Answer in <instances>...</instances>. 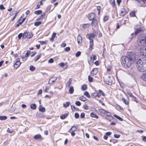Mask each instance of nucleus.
Wrapping results in <instances>:
<instances>
[{
  "mask_svg": "<svg viewBox=\"0 0 146 146\" xmlns=\"http://www.w3.org/2000/svg\"><path fill=\"white\" fill-rule=\"evenodd\" d=\"M76 129L77 128L75 126H73L69 130V131L70 132L71 131H74L76 130Z\"/></svg>",
  "mask_w": 146,
  "mask_h": 146,
  "instance_id": "e433bc0d",
  "label": "nucleus"
},
{
  "mask_svg": "<svg viewBox=\"0 0 146 146\" xmlns=\"http://www.w3.org/2000/svg\"><path fill=\"white\" fill-rule=\"evenodd\" d=\"M35 69V68L33 66H30V70L31 71H33Z\"/></svg>",
  "mask_w": 146,
  "mask_h": 146,
  "instance_id": "49530a36",
  "label": "nucleus"
},
{
  "mask_svg": "<svg viewBox=\"0 0 146 146\" xmlns=\"http://www.w3.org/2000/svg\"><path fill=\"white\" fill-rule=\"evenodd\" d=\"M77 42L79 44L82 42V37L81 36L79 35L77 38Z\"/></svg>",
  "mask_w": 146,
  "mask_h": 146,
  "instance_id": "a211bd4d",
  "label": "nucleus"
},
{
  "mask_svg": "<svg viewBox=\"0 0 146 146\" xmlns=\"http://www.w3.org/2000/svg\"><path fill=\"white\" fill-rule=\"evenodd\" d=\"M113 121L111 122L110 123V125H115L116 123V121L114 120V121Z\"/></svg>",
  "mask_w": 146,
  "mask_h": 146,
  "instance_id": "864d4df0",
  "label": "nucleus"
},
{
  "mask_svg": "<svg viewBox=\"0 0 146 146\" xmlns=\"http://www.w3.org/2000/svg\"><path fill=\"white\" fill-rule=\"evenodd\" d=\"M141 77L142 80L146 82V72L143 73Z\"/></svg>",
  "mask_w": 146,
  "mask_h": 146,
  "instance_id": "412c9836",
  "label": "nucleus"
},
{
  "mask_svg": "<svg viewBox=\"0 0 146 146\" xmlns=\"http://www.w3.org/2000/svg\"><path fill=\"white\" fill-rule=\"evenodd\" d=\"M120 135H119V134H114V137L116 138H119L120 137Z\"/></svg>",
  "mask_w": 146,
  "mask_h": 146,
  "instance_id": "338daca9",
  "label": "nucleus"
},
{
  "mask_svg": "<svg viewBox=\"0 0 146 146\" xmlns=\"http://www.w3.org/2000/svg\"><path fill=\"white\" fill-rule=\"evenodd\" d=\"M23 34L20 33L19 34L18 36V37L19 39H20L21 37L22 36Z\"/></svg>",
  "mask_w": 146,
  "mask_h": 146,
  "instance_id": "680f3d73",
  "label": "nucleus"
},
{
  "mask_svg": "<svg viewBox=\"0 0 146 146\" xmlns=\"http://www.w3.org/2000/svg\"><path fill=\"white\" fill-rule=\"evenodd\" d=\"M142 29L141 27H139V28H136L135 33V35H137L139 33H140L142 31Z\"/></svg>",
  "mask_w": 146,
  "mask_h": 146,
  "instance_id": "4468645a",
  "label": "nucleus"
},
{
  "mask_svg": "<svg viewBox=\"0 0 146 146\" xmlns=\"http://www.w3.org/2000/svg\"><path fill=\"white\" fill-rule=\"evenodd\" d=\"M96 17V15L94 13H91L88 16L89 19L90 20H94Z\"/></svg>",
  "mask_w": 146,
  "mask_h": 146,
  "instance_id": "1a4fd4ad",
  "label": "nucleus"
},
{
  "mask_svg": "<svg viewBox=\"0 0 146 146\" xmlns=\"http://www.w3.org/2000/svg\"><path fill=\"white\" fill-rule=\"evenodd\" d=\"M46 0H41L39 3H38L36 6V9H39L40 7V6L42 5V2L45 1Z\"/></svg>",
  "mask_w": 146,
  "mask_h": 146,
  "instance_id": "f3484780",
  "label": "nucleus"
},
{
  "mask_svg": "<svg viewBox=\"0 0 146 146\" xmlns=\"http://www.w3.org/2000/svg\"><path fill=\"white\" fill-rule=\"evenodd\" d=\"M38 42H40L42 45L44 44H47V41H39Z\"/></svg>",
  "mask_w": 146,
  "mask_h": 146,
  "instance_id": "58836bf2",
  "label": "nucleus"
},
{
  "mask_svg": "<svg viewBox=\"0 0 146 146\" xmlns=\"http://www.w3.org/2000/svg\"><path fill=\"white\" fill-rule=\"evenodd\" d=\"M65 51L66 52H68L70 50V48L69 47H67L65 49Z\"/></svg>",
  "mask_w": 146,
  "mask_h": 146,
  "instance_id": "052dcab7",
  "label": "nucleus"
},
{
  "mask_svg": "<svg viewBox=\"0 0 146 146\" xmlns=\"http://www.w3.org/2000/svg\"><path fill=\"white\" fill-rule=\"evenodd\" d=\"M39 110L40 111L43 112L45 111V108L40 105L39 106Z\"/></svg>",
  "mask_w": 146,
  "mask_h": 146,
  "instance_id": "6ab92c4d",
  "label": "nucleus"
},
{
  "mask_svg": "<svg viewBox=\"0 0 146 146\" xmlns=\"http://www.w3.org/2000/svg\"><path fill=\"white\" fill-rule=\"evenodd\" d=\"M28 36V33L27 32H25L22 35V37L23 38H25Z\"/></svg>",
  "mask_w": 146,
  "mask_h": 146,
  "instance_id": "7c9ffc66",
  "label": "nucleus"
},
{
  "mask_svg": "<svg viewBox=\"0 0 146 146\" xmlns=\"http://www.w3.org/2000/svg\"><path fill=\"white\" fill-rule=\"evenodd\" d=\"M97 34H98V37H101L102 35V33H101V32H100V31H97Z\"/></svg>",
  "mask_w": 146,
  "mask_h": 146,
  "instance_id": "09e8293b",
  "label": "nucleus"
},
{
  "mask_svg": "<svg viewBox=\"0 0 146 146\" xmlns=\"http://www.w3.org/2000/svg\"><path fill=\"white\" fill-rule=\"evenodd\" d=\"M42 12V11L41 10H39L38 11H35L34 13L36 15H40L41 14Z\"/></svg>",
  "mask_w": 146,
  "mask_h": 146,
  "instance_id": "bb28decb",
  "label": "nucleus"
},
{
  "mask_svg": "<svg viewBox=\"0 0 146 146\" xmlns=\"http://www.w3.org/2000/svg\"><path fill=\"white\" fill-rule=\"evenodd\" d=\"M69 92L70 94H72L74 92V88L73 86H71L70 87L69 90Z\"/></svg>",
  "mask_w": 146,
  "mask_h": 146,
  "instance_id": "a878e982",
  "label": "nucleus"
},
{
  "mask_svg": "<svg viewBox=\"0 0 146 146\" xmlns=\"http://www.w3.org/2000/svg\"><path fill=\"white\" fill-rule=\"evenodd\" d=\"M100 96L101 95L99 94L97 92H96L93 93L91 95V97L93 98H95L97 96L98 98H100Z\"/></svg>",
  "mask_w": 146,
  "mask_h": 146,
  "instance_id": "f8f14e48",
  "label": "nucleus"
},
{
  "mask_svg": "<svg viewBox=\"0 0 146 146\" xmlns=\"http://www.w3.org/2000/svg\"><path fill=\"white\" fill-rule=\"evenodd\" d=\"M84 95L88 98H90V96L89 93L87 91L84 92Z\"/></svg>",
  "mask_w": 146,
  "mask_h": 146,
  "instance_id": "c756f323",
  "label": "nucleus"
},
{
  "mask_svg": "<svg viewBox=\"0 0 146 146\" xmlns=\"http://www.w3.org/2000/svg\"><path fill=\"white\" fill-rule=\"evenodd\" d=\"M30 51L29 50L27 51V53H26L25 55V57H27L28 56L29 54V53L30 52Z\"/></svg>",
  "mask_w": 146,
  "mask_h": 146,
  "instance_id": "5fc2aeb1",
  "label": "nucleus"
},
{
  "mask_svg": "<svg viewBox=\"0 0 146 146\" xmlns=\"http://www.w3.org/2000/svg\"><path fill=\"white\" fill-rule=\"evenodd\" d=\"M113 78H111L110 75H108L104 79L105 83L108 85H111L113 83Z\"/></svg>",
  "mask_w": 146,
  "mask_h": 146,
  "instance_id": "20e7f679",
  "label": "nucleus"
},
{
  "mask_svg": "<svg viewBox=\"0 0 146 146\" xmlns=\"http://www.w3.org/2000/svg\"><path fill=\"white\" fill-rule=\"evenodd\" d=\"M34 138L35 139H41L42 136L40 134H37L34 136Z\"/></svg>",
  "mask_w": 146,
  "mask_h": 146,
  "instance_id": "aec40b11",
  "label": "nucleus"
},
{
  "mask_svg": "<svg viewBox=\"0 0 146 146\" xmlns=\"http://www.w3.org/2000/svg\"><path fill=\"white\" fill-rule=\"evenodd\" d=\"M57 80V77L55 76H52L49 80L48 84L52 85V83L54 82Z\"/></svg>",
  "mask_w": 146,
  "mask_h": 146,
  "instance_id": "6e6552de",
  "label": "nucleus"
},
{
  "mask_svg": "<svg viewBox=\"0 0 146 146\" xmlns=\"http://www.w3.org/2000/svg\"><path fill=\"white\" fill-rule=\"evenodd\" d=\"M97 10L98 11V14L99 15L100 14V9H101L100 7V6H97Z\"/></svg>",
  "mask_w": 146,
  "mask_h": 146,
  "instance_id": "4d7b16f0",
  "label": "nucleus"
},
{
  "mask_svg": "<svg viewBox=\"0 0 146 146\" xmlns=\"http://www.w3.org/2000/svg\"><path fill=\"white\" fill-rule=\"evenodd\" d=\"M136 59V54L133 52H129L126 56H122L121 58L122 65L125 68H129Z\"/></svg>",
  "mask_w": 146,
  "mask_h": 146,
  "instance_id": "f257e3e1",
  "label": "nucleus"
},
{
  "mask_svg": "<svg viewBox=\"0 0 146 146\" xmlns=\"http://www.w3.org/2000/svg\"><path fill=\"white\" fill-rule=\"evenodd\" d=\"M45 15H46L45 13H44L43 14H42V15H41V16L40 17V19H43V18H44L45 17Z\"/></svg>",
  "mask_w": 146,
  "mask_h": 146,
  "instance_id": "3c124183",
  "label": "nucleus"
},
{
  "mask_svg": "<svg viewBox=\"0 0 146 146\" xmlns=\"http://www.w3.org/2000/svg\"><path fill=\"white\" fill-rule=\"evenodd\" d=\"M146 37L143 36V35H139L137 39V44L139 46H145L146 45L145 41Z\"/></svg>",
  "mask_w": 146,
  "mask_h": 146,
  "instance_id": "7ed1b4c3",
  "label": "nucleus"
},
{
  "mask_svg": "<svg viewBox=\"0 0 146 146\" xmlns=\"http://www.w3.org/2000/svg\"><path fill=\"white\" fill-rule=\"evenodd\" d=\"M94 45V42L93 40L92 41H90V49L91 50L92 49V47Z\"/></svg>",
  "mask_w": 146,
  "mask_h": 146,
  "instance_id": "cd10ccee",
  "label": "nucleus"
},
{
  "mask_svg": "<svg viewBox=\"0 0 146 146\" xmlns=\"http://www.w3.org/2000/svg\"><path fill=\"white\" fill-rule=\"evenodd\" d=\"M90 25L89 24H84L83 26V28L84 29L88 28L89 27Z\"/></svg>",
  "mask_w": 146,
  "mask_h": 146,
  "instance_id": "c03bdc74",
  "label": "nucleus"
},
{
  "mask_svg": "<svg viewBox=\"0 0 146 146\" xmlns=\"http://www.w3.org/2000/svg\"><path fill=\"white\" fill-rule=\"evenodd\" d=\"M41 55H38L37 57H35L34 58V60L35 62L37 61L41 57Z\"/></svg>",
  "mask_w": 146,
  "mask_h": 146,
  "instance_id": "72a5a7b5",
  "label": "nucleus"
},
{
  "mask_svg": "<svg viewBox=\"0 0 146 146\" xmlns=\"http://www.w3.org/2000/svg\"><path fill=\"white\" fill-rule=\"evenodd\" d=\"M81 54V52L80 51H78L76 54V57H78Z\"/></svg>",
  "mask_w": 146,
  "mask_h": 146,
  "instance_id": "a18cd8bd",
  "label": "nucleus"
},
{
  "mask_svg": "<svg viewBox=\"0 0 146 146\" xmlns=\"http://www.w3.org/2000/svg\"><path fill=\"white\" fill-rule=\"evenodd\" d=\"M137 70L139 71L144 72L146 70V57L139 59L137 62Z\"/></svg>",
  "mask_w": 146,
  "mask_h": 146,
  "instance_id": "f03ea898",
  "label": "nucleus"
},
{
  "mask_svg": "<svg viewBox=\"0 0 146 146\" xmlns=\"http://www.w3.org/2000/svg\"><path fill=\"white\" fill-rule=\"evenodd\" d=\"M75 117L76 118H78L79 117V115L78 113H76L74 115Z\"/></svg>",
  "mask_w": 146,
  "mask_h": 146,
  "instance_id": "6e6d98bb",
  "label": "nucleus"
},
{
  "mask_svg": "<svg viewBox=\"0 0 146 146\" xmlns=\"http://www.w3.org/2000/svg\"><path fill=\"white\" fill-rule=\"evenodd\" d=\"M106 118L109 121H114V120H116V119H115L114 117L112 116H111L110 115H108L107 116Z\"/></svg>",
  "mask_w": 146,
  "mask_h": 146,
  "instance_id": "ddd939ff",
  "label": "nucleus"
},
{
  "mask_svg": "<svg viewBox=\"0 0 146 146\" xmlns=\"http://www.w3.org/2000/svg\"><path fill=\"white\" fill-rule=\"evenodd\" d=\"M83 108L86 110L88 109V107L87 105H84L83 106Z\"/></svg>",
  "mask_w": 146,
  "mask_h": 146,
  "instance_id": "69168bd1",
  "label": "nucleus"
},
{
  "mask_svg": "<svg viewBox=\"0 0 146 146\" xmlns=\"http://www.w3.org/2000/svg\"><path fill=\"white\" fill-rule=\"evenodd\" d=\"M96 35L93 33L88 34L86 35L87 38H88L90 41H92L93 39L95 38Z\"/></svg>",
  "mask_w": 146,
  "mask_h": 146,
  "instance_id": "423d86ee",
  "label": "nucleus"
},
{
  "mask_svg": "<svg viewBox=\"0 0 146 146\" xmlns=\"http://www.w3.org/2000/svg\"><path fill=\"white\" fill-rule=\"evenodd\" d=\"M54 62V60L53 59L51 58L48 60V62L49 63H52Z\"/></svg>",
  "mask_w": 146,
  "mask_h": 146,
  "instance_id": "0e129e2a",
  "label": "nucleus"
},
{
  "mask_svg": "<svg viewBox=\"0 0 146 146\" xmlns=\"http://www.w3.org/2000/svg\"><path fill=\"white\" fill-rule=\"evenodd\" d=\"M127 94L130 97H133L134 98H135L134 96L130 92H128Z\"/></svg>",
  "mask_w": 146,
  "mask_h": 146,
  "instance_id": "37998d69",
  "label": "nucleus"
},
{
  "mask_svg": "<svg viewBox=\"0 0 146 146\" xmlns=\"http://www.w3.org/2000/svg\"><path fill=\"white\" fill-rule=\"evenodd\" d=\"M5 9V8L4 7L3 5H0V9L3 10Z\"/></svg>",
  "mask_w": 146,
  "mask_h": 146,
  "instance_id": "774afa93",
  "label": "nucleus"
},
{
  "mask_svg": "<svg viewBox=\"0 0 146 146\" xmlns=\"http://www.w3.org/2000/svg\"><path fill=\"white\" fill-rule=\"evenodd\" d=\"M72 78H69L68 81L67 82L66 84V87H69L70 85L72 84Z\"/></svg>",
  "mask_w": 146,
  "mask_h": 146,
  "instance_id": "dca6fc26",
  "label": "nucleus"
},
{
  "mask_svg": "<svg viewBox=\"0 0 146 146\" xmlns=\"http://www.w3.org/2000/svg\"><path fill=\"white\" fill-rule=\"evenodd\" d=\"M56 35V33H53L51 37L50 38V41H53Z\"/></svg>",
  "mask_w": 146,
  "mask_h": 146,
  "instance_id": "393cba45",
  "label": "nucleus"
},
{
  "mask_svg": "<svg viewBox=\"0 0 146 146\" xmlns=\"http://www.w3.org/2000/svg\"><path fill=\"white\" fill-rule=\"evenodd\" d=\"M122 100L125 104L127 105H128V104L129 101L127 100L125 98H122Z\"/></svg>",
  "mask_w": 146,
  "mask_h": 146,
  "instance_id": "c9c22d12",
  "label": "nucleus"
},
{
  "mask_svg": "<svg viewBox=\"0 0 146 146\" xmlns=\"http://www.w3.org/2000/svg\"><path fill=\"white\" fill-rule=\"evenodd\" d=\"M140 52L141 55L146 56V46H143L140 48Z\"/></svg>",
  "mask_w": 146,
  "mask_h": 146,
  "instance_id": "39448f33",
  "label": "nucleus"
},
{
  "mask_svg": "<svg viewBox=\"0 0 146 146\" xmlns=\"http://www.w3.org/2000/svg\"><path fill=\"white\" fill-rule=\"evenodd\" d=\"M87 88V86L86 84H84L82 86V90L84 91Z\"/></svg>",
  "mask_w": 146,
  "mask_h": 146,
  "instance_id": "2f4dec72",
  "label": "nucleus"
},
{
  "mask_svg": "<svg viewBox=\"0 0 146 146\" xmlns=\"http://www.w3.org/2000/svg\"><path fill=\"white\" fill-rule=\"evenodd\" d=\"M75 104L77 106H80L81 105V103L79 101H76V102Z\"/></svg>",
  "mask_w": 146,
  "mask_h": 146,
  "instance_id": "bf43d9fd",
  "label": "nucleus"
},
{
  "mask_svg": "<svg viewBox=\"0 0 146 146\" xmlns=\"http://www.w3.org/2000/svg\"><path fill=\"white\" fill-rule=\"evenodd\" d=\"M66 117V116L64 115H62L60 116V118L62 119H64Z\"/></svg>",
  "mask_w": 146,
  "mask_h": 146,
  "instance_id": "e2e57ef3",
  "label": "nucleus"
},
{
  "mask_svg": "<svg viewBox=\"0 0 146 146\" xmlns=\"http://www.w3.org/2000/svg\"><path fill=\"white\" fill-rule=\"evenodd\" d=\"M98 72V69L97 68H94L92 71L91 74L93 76H94L97 74Z\"/></svg>",
  "mask_w": 146,
  "mask_h": 146,
  "instance_id": "2eb2a0df",
  "label": "nucleus"
},
{
  "mask_svg": "<svg viewBox=\"0 0 146 146\" xmlns=\"http://www.w3.org/2000/svg\"><path fill=\"white\" fill-rule=\"evenodd\" d=\"M7 119V117L6 116L0 115V120H5Z\"/></svg>",
  "mask_w": 146,
  "mask_h": 146,
  "instance_id": "4c0bfd02",
  "label": "nucleus"
},
{
  "mask_svg": "<svg viewBox=\"0 0 146 146\" xmlns=\"http://www.w3.org/2000/svg\"><path fill=\"white\" fill-rule=\"evenodd\" d=\"M90 115L92 117H95L97 119L98 118V117L96 115V114L94 112L91 113Z\"/></svg>",
  "mask_w": 146,
  "mask_h": 146,
  "instance_id": "b1692460",
  "label": "nucleus"
},
{
  "mask_svg": "<svg viewBox=\"0 0 146 146\" xmlns=\"http://www.w3.org/2000/svg\"><path fill=\"white\" fill-rule=\"evenodd\" d=\"M70 104L69 102H66L63 104V106L65 108H67Z\"/></svg>",
  "mask_w": 146,
  "mask_h": 146,
  "instance_id": "c85d7f7f",
  "label": "nucleus"
},
{
  "mask_svg": "<svg viewBox=\"0 0 146 146\" xmlns=\"http://www.w3.org/2000/svg\"><path fill=\"white\" fill-rule=\"evenodd\" d=\"M110 3L114 7L115 6V0H110Z\"/></svg>",
  "mask_w": 146,
  "mask_h": 146,
  "instance_id": "5701e85b",
  "label": "nucleus"
},
{
  "mask_svg": "<svg viewBox=\"0 0 146 146\" xmlns=\"http://www.w3.org/2000/svg\"><path fill=\"white\" fill-rule=\"evenodd\" d=\"M42 24V22L41 21H38L35 22L34 23V25L35 26H38Z\"/></svg>",
  "mask_w": 146,
  "mask_h": 146,
  "instance_id": "f704fd0d",
  "label": "nucleus"
},
{
  "mask_svg": "<svg viewBox=\"0 0 146 146\" xmlns=\"http://www.w3.org/2000/svg\"><path fill=\"white\" fill-rule=\"evenodd\" d=\"M130 15L131 17H134L135 16V13L134 11H132L130 13Z\"/></svg>",
  "mask_w": 146,
  "mask_h": 146,
  "instance_id": "de8ad7c7",
  "label": "nucleus"
},
{
  "mask_svg": "<svg viewBox=\"0 0 146 146\" xmlns=\"http://www.w3.org/2000/svg\"><path fill=\"white\" fill-rule=\"evenodd\" d=\"M127 13L125 9L123 8H121L120 10L119 15L121 16H123L125 15Z\"/></svg>",
  "mask_w": 146,
  "mask_h": 146,
  "instance_id": "0eeeda50",
  "label": "nucleus"
},
{
  "mask_svg": "<svg viewBox=\"0 0 146 146\" xmlns=\"http://www.w3.org/2000/svg\"><path fill=\"white\" fill-rule=\"evenodd\" d=\"M85 114L84 113H82L80 114V117L81 118H84L85 117Z\"/></svg>",
  "mask_w": 146,
  "mask_h": 146,
  "instance_id": "13d9d810",
  "label": "nucleus"
},
{
  "mask_svg": "<svg viewBox=\"0 0 146 146\" xmlns=\"http://www.w3.org/2000/svg\"><path fill=\"white\" fill-rule=\"evenodd\" d=\"M109 17L107 16H105L104 18V21H107Z\"/></svg>",
  "mask_w": 146,
  "mask_h": 146,
  "instance_id": "603ef678",
  "label": "nucleus"
},
{
  "mask_svg": "<svg viewBox=\"0 0 146 146\" xmlns=\"http://www.w3.org/2000/svg\"><path fill=\"white\" fill-rule=\"evenodd\" d=\"M33 36V34L32 33H29V34L28 33V36H27V38H31Z\"/></svg>",
  "mask_w": 146,
  "mask_h": 146,
  "instance_id": "79ce46f5",
  "label": "nucleus"
},
{
  "mask_svg": "<svg viewBox=\"0 0 146 146\" xmlns=\"http://www.w3.org/2000/svg\"><path fill=\"white\" fill-rule=\"evenodd\" d=\"M88 80L90 82H92L93 81V78L90 76V75L88 76Z\"/></svg>",
  "mask_w": 146,
  "mask_h": 146,
  "instance_id": "ea45409f",
  "label": "nucleus"
},
{
  "mask_svg": "<svg viewBox=\"0 0 146 146\" xmlns=\"http://www.w3.org/2000/svg\"><path fill=\"white\" fill-rule=\"evenodd\" d=\"M80 99L81 100L84 102L86 100V98L84 96L80 97Z\"/></svg>",
  "mask_w": 146,
  "mask_h": 146,
  "instance_id": "a19ab883",
  "label": "nucleus"
},
{
  "mask_svg": "<svg viewBox=\"0 0 146 146\" xmlns=\"http://www.w3.org/2000/svg\"><path fill=\"white\" fill-rule=\"evenodd\" d=\"M113 116L114 117H116V118H117V119L119 120L120 121H122L123 120V119L122 118L120 117H119L115 114H114L113 115Z\"/></svg>",
  "mask_w": 146,
  "mask_h": 146,
  "instance_id": "473e14b6",
  "label": "nucleus"
},
{
  "mask_svg": "<svg viewBox=\"0 0 146 146\" xmlns=\"http://www.w3.org/2000/svg\"><path fill=\"white\" fill-rule=\"evenodd\" d=\"M30 107L31 109L35 110L36 108V104H32L30 105Z\"/></svg>",
  "mask_w": 146,
  "mask_h": 146,
  "instance_id": "4be33fe9",
  "label": "nucleus"
},
{
  "mask_svg": "<svg viewBox=\"0 0 146 146\" xmlns=\"http://www.w3.org/2000/svg\"><path fill=\"white\" fill-rule=\"evenodd\" d=\"M111 68L112 67L110 66H108L107 67V71L108 72H110L111 69Z\"/></svg>",
  "mask_w": 146,
  "mask_h": 146,
  "instance_id": "8fccbe9b",
  "label": "nucleus"
},
{
  "mask_svg": "<svg viewBox=\"0 0 146 146\" xmlns=\"http://www.w3.org/2000/svg\"><path fill=\"white\" fill-rule=\"evenodd\" d=\"M21 64V63L20 61V59L19 58H18L17 59L16 61L14 64V66L15 68H17L20 66Z\"/></svg>",
  "mask_w": 146,
  "mask_h": 146,
  "instance_id": "9d476101",
  "label": "nucleus"
},
{
  "mask_svg": "<svg viewBox=\"0 0 146 146\" xmlns=\"http://www.w3.org/2000/svg\"><path fill=\"white\" fill-rule=\"evenodd\" d=\"M98 22L96 19L93 20L92 23L91 25L94 27H96L98 25Z\"/></svg>",
  "mask_w": 146,
  "mask_h": 146,
  "instance_id": "9b49d317",
  "label": "nucleus"
}]
</instances>
